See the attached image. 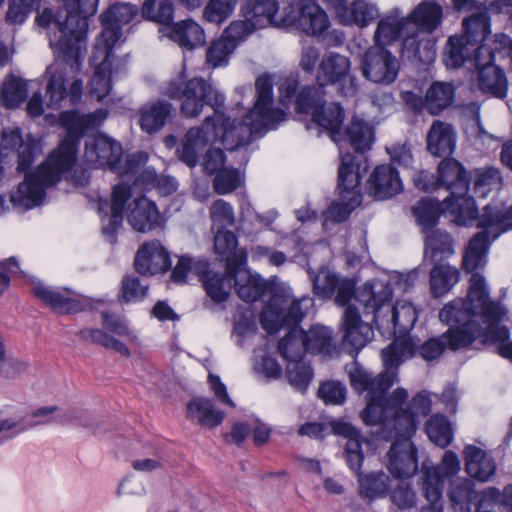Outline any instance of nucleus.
Returning a JSON list of instances; mask_svg holds the SVG:
<instances>
[{"mask_svg":"<svg viewBox=\"0 0 512 512\" xmlns=\"http://www.w3.org/2000/svg\"><path fill=\"white\" fill-rule=\"evenodd\" d=\"M278 11L279 4L277 0H247L241 9L244 18L253 22L257 28L266 25L283 27V25H280L283 12L279 15Z\"/></svg>","mask_w":512,"mask_h":512,"instance_id":"nucleus-34","label":"nucleus"},{"mask_svg":"<svg viewBox=\"0 0 512 512\" xmlns=\"http://www.w3.org/2000/svg\"><path fill=\"white\" fill-rule=\"evenodd\" d=\"M358 483L361 498L369 501L386 497L391 488V480L384 471L359 474Z\"/></svg>","mask_w":512,"mask_h":512,"instance_id":"nucleus-47","label":"nucleus"},{"mask_svg":"<svg viewBox=\"0 0 512 512\" xmlns=\"http://www.w3.org/2000/svg\"><path fill=\"white\" fill-rule=\"evenodd\" d=\"M132 190L128 184L120 183L113 187L111 195V215L102 232L110 243L116 242V234L122 226L126 202L131 198Z\"/></svg>","mask_w":512,"mask_h":512,"instance_id":"nucleus-38","label":"nucleus"},{"mask_svg":"<svg viewBox=\"0 0 512 512\" xmlns=\"http://www.w3.org/2000/svg\"><path fill=\"white\" fill-rule=\"evenodd\" d=\"M100 22L102 26V32L94 45L91 56V61L94 64H96V61L98 60L113 62V49L122 35L121 28L107 24L104 21Z\"/></svg>","mask_w":512,"mask_h":512,"instance_id":"nucleus-52","label":"nucleus"},{"mask_svg":"<svg viewBox=\"0 0 512 512\" xmlns=\"http://www.w3.org/2000/svg\"><path fill=\"white\" fill-rule=\"evenodd\" d=\"M443 212V204L432 198H421L412 207V214L423 233L435 228Z\"/></svg>","mask_w":512,"mask_h":512,"instance_id":"nucleus-50","label":"nucleus"},{"mask_svg":"<svg viewBox=\"0 0 512 512\" xmlns=\"http://www.w3.org/2000/svg\"><path fill=\"white\" fill-rule=\"evenodd\" d=\"M303 334V342L308 352L312 354H321L333 357L336 352V346L333 343V332L323 325H314Z\"/></svg>","mask_w":512,"mask_h":512,"instance_id":"nucleus-45","label":"nucleus"},{"mask_svg":"<svg viewBox=\"0 0 512 512\" xmlns=\"http://www.w3.org/2000/svg\"><path fill=\"white\" fill-rule=\"evenodd\" d=\"M278 351L288 363L302 360L305 353L308 352L303 342L302 331L290 330L286 336L279 340Z\"/></svg>","mask_w":512,"mask_h":512,"instance_id":"nucleus-60","label":"nucleus"},{"mask_svg":"<svg viewBox=\"0 0 512 512\" xmlns=\"http://www.w3.org/2000/svg\"><path fill=\"white\" fill-rule=\"evenodd\" d=\"M27 95V83L15 77L5 81L1 87L2 104L6 108L19 107L25 101Z\"/></svg>","mask_w":512,"mask_h":512,"instance_id":"nucleus-62","label":"nucleus"},{"mask_svg":"<svg viewBox=\"0 0 512 512\" xmlns=\"http://www.w3.org/2000/svg\"><path fill=\"white\" fill-rule=\"evenodd\" d=\"M174 113V106L166 100L148 102L139 110V125L148 134L157 133L171 121Z\"/></svg>","mask_w":512,"mask_h":512,"instance_id":"nucleus-31","label":"nucleus"},{"mask_svg":"<svg viewBox=\"0 0 512 512\" xmlns=\"http://www.w3.org/2000/svg\"><path fill=\"white\" fill-rule=\"evenodd\" d=\"M451 327L444 332V341L446 347L452 351H457L470 346L479 339L482 332V325L477 321L467 317L460 322L447 323Z\"/></svg>","mask_w":512,"mask_h":512,"instance_id":"nucleus-33","label":"nucleus"},{"mask_svg":"<svg viewBox=\"0 0 512 512\" xmlns=\"http://www.w3.org/2000/svg\"><path fill=\"white\" fill-rule=\"evenodd\" d=\"M169 37L179 46L192 50L205 44L203 28L192 19L181 20L172 25Z\"/></svg>","mask_w":512,"mask_h":512,"instance_id":"nucleus-43","label":"nucleus"},{"mask_svg":"<svg viewBox=\"0 0 512 512\" xmlns=\"http://www.w3.org/2000/svg\"><path fill=\"white\" fill-rule=\"evenodd\" d=\"M428 438L441 448L449 446L454 438L449 419L441 414H434L426 423Z\"/></svg>","mask_w":512,"mask_h":512,"instance_id":"nucleus-55","label":"nucleus"},{"mask_svg":"<svg viewBox=\"0 0 512 512\" xmlns=\"http://www.w3.org/2000/svg\"><path fill=\"white\" fill-rule=\"evenodd\" d=\"M439 187H445L450 195L467 194L470 179L466 168L455 158H444L437 167Z\"/></svg>","mask_w":512,"mask_h":512,"instance_id":"nucleus-30","label":"nucleus"},{"mask_svg":"<svg viewBox=\"0 0 512 512\" xmlns=\"http://www.w3.org/2000/svg\"><path fill=\"white\" fill-rule=\"evenodd\" d=\"M32 293L53 312L59 314H75L91 307L88 298L68 288L51 287L38 282L32 287Z\"/></svg>","mask_w":512,"mask_h":512,"instance_id":"nucleus-20","label":"nucleus"},{"mask_svg":"<svg viewBox=\"0 0 512 512\" xmlns=\"http://www.w3.org/2000/svg\"><path fill=\"white\" fill-rule=\"evenodd\" d=\"M448 497L454 512H472L477 498L474 483L467 478H458L450 483Z\"/></svg>","mask_w":512,"mask_h":512,"instance_id":"nucleus-44","label":"nucleus"},{"mask_svg":"<svg viewBox=\"0 0 512 512\" xmlns=\"http://www.w3.org/2000/svg\"><path fill=\"white\" fill-rule=\"evenodd\" d=\"M256 100L239 122L231 121L222 109L204 119V128L211 134V143L220 142L227 150L248 145L253 136L275 130L286 120L284 110L274 106L273 81L263 74L255 81Z\"/></svg>","mask_w":512,"mask_h":512,"instance_id":"nucleus-2","label":"nucleus"},{"mask_svg":"<svg viewBox=\"0 0 512 512\" xmlns=\"http://www.w3.org/2000/svg\"><path fill=\"white\" fill-rule=\"evenodd\" d=\"M407 398L401 403L391 404L389 412H385L379 424H389L390 427H397L398 420L402 418H410L414 424L415 430L419 417L427 416L431 411V399L426 391H420L408 403L406 408L402 406L406 403Z\"/></svg>","mask_w":512,"mask_h":512,"instance_id":"nucleus-25","label":"nucleus"},{"mask_svg":"<svg viewBox=\"0 0 512 512\" xmlns=\"http://www.w3.org/2000/svg\"><path fill=\"white\" fill-rule=\"evenodd\" d=\"M355 285L356 283L352 279H339V284L336 288V303L340 306H346L355 297L363 305L364 314H372V321L376 324L377 328L379 330L384 328L385 319L381 316V312L385 306L390 307V301L393 296L390 283L373 279L366 282L358 290H356Z\"/></svg>","mask_w":512,"mask_h":512,"instance_id":"nucleus-10","label":"nucleus"},{"mask_svg":"<svg viewBox=\"0 0 512 512\" xmlns=\"http://www.w3.org/2000/svg\"><path fill=\"white\" fill-rule=\"evenodd\" d=\"M187 417L202 427L213 429L222 424L225 412L207 397H193L187 404Z\"/></svg>","mask_w":512,"mask_h":512,"instance_id":"nucleus-35","label":"nucleus"},{"mask_svg":"<svg viewBox=\"0 0 512 512\" xmlns=\"http://www.w3.org/2000/svg\"><path fill=\"white\" fill-rule=\"evenodd\" d=\"M332 428L335 434L347 438L344 458L347 465L353 472L358 475L361 474L360 470L364 461L362 444H368V441L361 436L357 428L348 422L336 421L333 423Z\"/></svg>","mask_w":512,"mask_h":512,"instance_id":"nucleus-29","label":"nucleus"},{"mask_svg":"<svg viewBox=\"0 0 512 512\" xmlns=\"http://www.w3.org/2000/svg\"><path fill=\"white\" fill-rule=\"evenodd\" d=\"M138 15L136 5L130 3H117L110 6L100 16V21L117 26L122 29L123 25L129 24Z\"/></svg>","mask_w":512,"mask_h":512,"instance_id":"nucleus-63","label":"nucleus"},{"mask_svg":"<svg viewBox=\"0 0 512 512\" xmlns=\"http://www.w3.org/2000/svg\"><path fill=\"white\" fill-rule=\"evenodd\" d=\"M403 184L398 170L391 164L377 166L367 182V191L377 200H385L399 194Z\"/></svg>","mask_w":512,"mask_h":512,"instance_id":"nucleus-24","label":"nucleus"},{"mask_svg":"<svg viewBox=\"0 0 512 512\" xmlns=\"http://www.w3.org/2000/svg\"><path fill=\"white\" fill-rule=\"evenodd\" d=\"M312 305L309 296L291 299L284 293H275L260 314L261 327L268 334H276L284 327L296 330Z\"/></svg>","mask_w":512,"mask_h":512,"instance_id":"nucleus-12","label":"nucleus"},{"mask_svg":"<svg viewBox=\"0 0 512 512\" xmlns=\"http://www.w3.org/2000/svg\"><path fill=\"white\" fill-rule=\"evenodd\" d=\"M134 267L144 276L165 273L171 267L170 254L159 240L144 242L135 255Z\"/></svg>","mask_w":512,"mask_h":512,"instance_id":"nucleus-22","label":"nucleus"},{"mask_svg":"<svg viewBox=\"0 0 512 512\" xmlns=\"http://www.w3.org/2000/svg\"><path fill=\"white\" fill-rule=\"evenodd\" d=\"M346 370L352 388L360 394L367 392V405L360 417L368 426L379 424L383 414L391 410V404L401 403L408 398V392L404 388H397L390 395H386L394 384V374L390 371L373 375L358 362L347 365Z\"/></svg>","mask_w":512,"mask_h":512,"instance_id":"nucleus-4","label":"nucleus"},{"mask_svg":"<svg viewBox=\"0 0 512 512\" xmlns=\"http://www.w3.org/2000/svg\"><path fill=\"white\" fill-rule=\"evenodd\" d=\"M379 12L377 7L366 0H355L351 7H348V12L339 16L342 22L347 25L367 26L378 16Z\"/></svg>","mask_w":512,"mask_h":512,"instance_id":"nucleus-58","label":"nucleus"},{"mask_svg":"<svg viewBox=\"0 0 512 512\" xmlns=\"http://www.w3.org/2000/svg\"><path fill=\"white\" fill-rule=\"evenodd\" d=\"M376 433L381 440L393 441L386 454V467L396 479L412 477L418 471L417 448L411 441L415 427L410 418L398 420L397 427L376 424Z\"/></svg>","mask_w":512,"mask_h":512,"instance_id":"nucleus-7","label":"nucleus"},{"mask_svg":"<svg viewBox=\"0 0 512 512\" xmlns=\"http://www.w3.org/2000/svg\"><path fill=\"white\" fill-rule=\"evenodd\" d=\"M280 25L296 27L310 36H321L329 28L330 22L317 0H298L284 8Z\"/></svg>","mask_w":512,"mask_h":512,"instance_id":"nucleus-16","label":"nucleus"},{"mask_svg":"<svg viewBox=\"0 0 512 512\" xmlns=\"http://www.w3.org/2000/svg\"><path fill=\"white\" fill-rule=\"evenodd\" d=\"M465 469L468 475L481 482H487L495 475L494 459L484 450L474 445H467L464 450Z\"/></svg>","mask_w":512,"mask_h":512,"instance_id":"nucleus-39","label":"nucleus"},{"mask_svg":"<svg viewBox=\"0 0 512 512\" xmlns=\"http://www.w3.org/2000/svg\"><path fill=\"white\" fill-rule=\"evenodd\" d=\"M100 114L102 111L82 114L77 110H66L60 113L59 125L66 131V137L34 173L25 174L23 182L10 196L15 207L29 210L42 204L46 189L60 182L75 166L80 140L88 130L100 124Z\"/></svg>","mask_w":512,"mask_h":512,"instance_id":"nucleus-1","label":"nucleus"},{"mask_svg":"<svg viewBox=\"0 0 512 512\" xmlns=\"http://www.w3.org/2000/svg\"><path fill=\"white\" fill-rule=\"evenodd\" d=\"M235 51V45L227 43L223 38L210 43L206 50V63L211 68L225 67L229 58Z\"/></svg>","mask_w":512,"mask_h":512,"instance_id":"nucleus-64","label":"nucleus"},{"mask_svg":"<svg viewBox=\"0 0 512 512\" xmlns=\"http://www.w3.org/2000/svg\"><path fill=\"white\" fill-rule=\"evenodd\" d=\"M210 142L211 134L204 128V122L201 126L190 128L177 149L179 160L191 168L195 167L199 152Z\"/></svg>","mask_w":512,"mask_h":512,"instance_id":"nucleus-40","label":"nucleus"},{"mask_svg":"<svg viewBox=\"0 0 512 512\" xmlns=\"http://www.w3.org/2000/svg\"><path fill=\"white\" fill-rule=\"evenodd\" d=\"M426 143L432 155L448 158L456 147V131L451 124L435 120L427 133Z\"/></svg>","mask_w":512,"mask_h":512,"instance_id":"nucleus-32","label":"nucleus"},{"mask_svg":"<svg viewBox=\"0 0 512 512\" xmlns=\"http://www.w3.org/2000/svg\"><path fill=\"white\" fill-rule=\"evenodd\" d=\"M355 158L349 154L342 157V165L338 169L339 195L342 203L333 204L328 212L334 221L341 223L347 220L351 212L361 204L360 184L362 176L354 163Z\"/></svg>","mask_w":512,"mask_h":512,"instance_id":"nucleus-15","label":"nucleus"},{"mask_svg":"<svg viewBox=\"0 0 512 512\" xmlns=\"http://www.w3.org/2000/svg\"><path fill=\"white\" fill-rule=\"evenodd\" d=\"M477 69V87L486 95L498 99L507 96L508 81L505 71L496 65L495 52L487 45H480L474 51L473 56Z\"/></svg>","mask_w":512,"mask_h":512,"instance_id":"nucleus-17","label":"nucleus"},{"mask_svg":"<svg viewBox=\"0 0 512 512\" xmlns=\"http://www.w3.org/2000/svg\"><path fill=\"white\" fill-rule=\"evenodd\" d=\"M442 204L445 213L454 217V222L460 226L471 227L476 224L479 210L472 196L467 194H454L447 196Z\"/></svg>","mask_w":512,"mask_h":512,"instance_id":"nucleus-37","label":"nucleus"},{"mask_svg":"<svg viewBox=\"0 0 512 512\" xmlns=\"http://www.w3.org/2000/svg\"><path fill=\"white\" fill-rule=\"evenodd\" d=\"M141 14L144 19L170 25L174 19V4L171 0H145Z\"/></svg>","mask_w":512,"mask_h":512,"instance_id":"nucleus-59","label":"nucleus"},{"mask_svg":"<svg viewBox=\"0 0 512 512\" xmlns=\"http://www.w3.org/2000/svg\"><path fill=\"white\" fill-rule=\"evenodd\" d=\"M341 138L336 143L341 142L344 138L358 155L351 154L355 158V168L360 173V163L365 160L364 153L371 149L373 141V132L371 127L362 119L353 117L345 130V134L341 131ZM350 153H345L347 155ZM344 154H341V158Z\"/></svg>","mask_w":512,"mask_h":512,"instance_id":"nucleus-28","label":"nucleus"},{"mask_svg":"<svg viewBox=\"0 0 512 512\" xmlns=\"http://www.w3.org/2000/svg\"><path fill=\"white\" fill-rule=\"evenodd\" d=\"M324 97L325 93L320 86H306L295 99V110L299 114L311 115L312 121L326 130L333 141H339L345 118L344 109L338 103L325 105Z\"/></svg>","mask_w":512,"mask_h":512,"instance_id":"nucleus-11","label":"nucleus"},{"mask_svg":"<svg viewBox=\"0 0 512 512\" xmlns=\"http://www.w3.org/2000/svg\"><path fill=\"white\" fill-rule=\"evenodd\" d=\"M391 314L393 334H406L418 319L416 309L410 302H396L391 308Z\"/></svg>","mask_w":512,"mask_h":512,"instance_id":"nucleus-56","label":"nucleus"},{"mask_svg":"<svg viewBox=\"0 0 512 512\" xmlns=\"http://www.w3.org/2000/svg\"><path fill=\"white\" fill-rule=\"evenodd\" d=\"M425 234V257L433 262L450 257L454 253L452 236L441 229H432Z\"/></svg>","mask_w":512,"mask_h":512,"instance_id":"nucleus-49","label":"nucleus"},{"mask_svg":"<svg viewBox=\"0 0 512 512\" xmlns=\"http://www.w3.org/2000/svg\"><path fill=\"white\" fill-rule=\"evenodd\" d=\"M460 280L459 270L447 263L435 262L430 271L431 294L438 298L447 294Z\"/></svg>","mask_w":512,"mask_h":512,"instance_id":"nucleus-46","label":"nucleus"},{"mask_svg":"<svg viewBox=\"0 0 512 512\" xmlns=\"http://www.w3.org/2000/svg\"><path fill=\"white\" fill-rule=\"evenodd\" d=\"M409 33L407 16L403 17L401 10L394 8L378 22L374 40L376 46L384 47L394 43L402 35ZM434 46V43L429 39H418V34L414 30L411 32V35H407L404 38L402 43V48L405 52L412 54L413 57L423 62H430L435 58L436 51Z\"/></svg>","mask_w":512,"mask_h":512,"instance_id":"nucleus-9","label":"nucleus"},{"mask_svg":"<svg viewBox=\"0 0 512 512\" xmlns=\"http://www.w3.org/2000/svg\"><path fill=\"white\" fill-rule=\"evenodd\" d=\"M58 411L59 408L57 406L40 407L34 410L31 415L24 417L22 420L18 422L6 419L5 421L14 423L15 426L9 429H5L0 434V443L7 439L13 438L14 436L18 435L21 432H24L29 428L49 424L52 422L58 423L56 419L57 414H55Z\"/></svg>","mask_w":512,"mask_h":512,"instance_id":"nucleus-42","label":"nucleus"},{"mask_svg":"<svg viewBox=\"0 0 512 512\" xmlns=\"http://www.w3.org/2000/svg\"><path fill=\"white\" fill-rule=\"evenodd\" d=\"M237 245L238 240L233 232L226 229L215 231L214 250L220 260L225 261L227 269L231 262H233L234 265L243 264L242 259L235 254Z\"/></svg>","mask_w":512,"mask_h":512,"instance_id":"nucleus-54","label":"nucleus"},{"mask_svg":"<svg viewBox=\"0 0 512 512\" xmlns=\"http://www.w3.org/2000/svg\"><path fill=\"white\" fill-rule=\"evenodd\" d=\"M163 94L180 101V111L185 118L198 117L205 105L217 113L225 103L224 95L210 82L202 77L185 80L183 73L166 84Z\"/></svg>","mask_w":512,"mask_h":512,"instance_id":"nucleus-8","label":"nucleus"},{"mask_svg":"<svg viewBox=\"0 0 512 512\" xmlns=\"http://www.w3.org/2000/svg\"><path fill=\"white\" fill-rule=\"evenodd\" d=\"M350 59L335 52H329L321 59L317 73L316 82L324 88L329 85H336L339 92L344 95H352L356 91L355 78L350 73Z\"/></svg>","mask_w":512,"mask_h":512,"instance_id":"nucleus-18","label":"nucleus"},{"mask_svg":"<svg viewBox=\"0 0 512 512\" xmlns=\"http://www.w3.org/2000/svg\"><path fill=\"white\" fill-rule=\"evenodd\" d=\"M455 88L451 83L433 82L425 94V110L431 115H439L452 105Z\"/></svg>","mask_w":512,"mask_h":512,"instance_id":"nucleus-48","label":"nucleus"},{"mask_svg":"<svg viewBox=\"0 0 512 512\" xmlns=\"http://www.w3.org/2000/svg\"><path fill=\"white\" fill-rule=\"evenodd\" d=\"M127 220L134 230L141 233L164 227V219L156 204L145 196L135 198L128 205Z\"/></svg>","mask_w":512,"mask_h":512,"instance_id":"nucleus-23","label":"nucleus"},{"mask_svg":"<svg viewBox=\"0 0 512 512\" xmlns=\"http://www.w3.org/2000/svg\"><path fill=\"white\" fill-rule=\"evenodd\" d=\"M201 280L207 296L214 303L220 304L228 299L232 288V278H230L226 267L223 273L206 271Z\"/></svg>","mask_w":512,"mask_h":512,"instance_id":"nucleus-51","label":"nucleus"},{"mask_svg":"<svg viewBox=\"0 0 512 512\" xmlns=\"http://www.w3.org/2000/svg\"><path fill=\"white\" fill-rule=\"evenodd\" d=\"M463 31L467 43L484 41L491 33L490 17L487 13L469 16L463 21Z\"/></svg>","mask_w":512,"mask_h":512,"instance_id":"nucleus-61","label":"nucleus"},{"mask_svg":"<svg viewBox=\"0 0 512 512\" xmlns=\"http://www.w3.org/2000/svg\"><path fill=\"white\" fill-rule=\"evenodd\" d=\"M1 145L7 149L18 147V165L19 172H26L35 161L36 154L39 150L38 143L30 137L25 141L22 138L21 130L16 128L9 132H3L1 136Z\"/></svg>","mask_w":512,"mask_h":512,"instance_id":"nucleus-36","label":"nucleus"},{"mask_svg":"<svg viewBox=\"0 0 512 512\" xmlns=\"http://www.w3.org/2000/svg\"><path fill=\"white\" fill-rule=\"evenodd\" d=\"M442 7L434 1H422L407 15L409 26L413 24L417 30L432 33L441 24Z\"/></svg>","mask_w":512,"mask_h":512,"instance_id":"nucleus-41","label":"nucleus"},{"mask_svg":"<svg viewBox=\"0 0 512 512\" xmlns=\"http://www.w3.org/2000/svg\"><path fill=\"white\" fill-rule=\"evenodd\" d=\"M228 273L232 278V286L239 298L246 302H255L263 297L268 289L267 283L259 275H253L243 264L228 265Z\"/></svg>","mask_w":512,"mask_h":512,"instance_id":"nucleus-26","label":"nucleus"},{"mask_svg":"<svg viewBox=\"0 0 512 512\" xmlns=\"http://www.w3.org/2000/svg\"><path fill=\"white\" fill-rule=\"evenodd\" d=\"M460 471V460L451 450L444 453L441 462L436 466H422L421 488L429 505L421 512H443L442 493L445 480Z\"/></svg>","mask_w":512,"mask_h":512,"instance_id":"nucleus-14","label":"nucleus"},{"mask_svg":"<svg viewBox=\"0 0 512 512\" xmlns=\"http://www.w3.org/2000/svg\"><path fill=\"white\" fill-rule=\"evenodd\" d=\"M98 0H63V10L57 15L44 8L36 22L42 28L53 23L56 30L49 34V44L57 60H63L76 69L85 48L88 18L96 13Z\"/></svg>","mask_w":512,"mask_h":512,"instance_id":"nucleus-3","label":"nucleus"},{"mask_svg":"<svg viewBox=\"0 0 512 512\" xmlns=\"http://www.w3.org/2000/svg\"><path fill=\"white\" fill-rule=\"evenodd\" d=\"M473 181V193L475 196L485 198L487 195L501 185V175L494 167L475 169L471 175Z\"/></svg>","mask_w":512,"mask_h":512,"instance_id":"nucleus-57","label":"nucleus"},{"mask_svg":"<svg viewBox=\"0 0 512 512\" xmlns=\"http://www.w3.org/2000/svg\"><path fill=\"white\" fill-rule=\"evenodd\" d=\"M122 155V145L102 133L89 137L85 142L84 158L92 168L117 169Z\"/></svg>","mask_w":512,"mask_h":512,"instance_id":"nucleus-21","label":"nucleus"},{"mask_svg":"<svg viewBox=\"0 0 512 512\" xmlns=\"http://www.w3.org/2000/svg\"><path fill=\"white\" fill-rule=\"evenodd\" d=\"M475 226L480 230L468 242L462 267L470 273L486 264L490 245L503 233L512 229V204L489 203L479 212Z\"/></svg>","mask_w":512,"mask_h":512,"instance_id":"nucleus-5","label":"nucleus"},{"mask_svg":"<svg viewBox=\"0 0 512 512\" xmlns=\"http://www.w3.org/2000/svg\"><path fill=\"white\" fill-rule=\"evenodd\" d=\"M469 280L466 299H455L446 304L439 312L444 323L460 322L469 317L476 320L478 316L486 324H498L506 314V309L499 302L489 298V290L485 278L475 271Z\"/></svg>","mask_w":512,"mask_h":512,"instance_id":"nucleus-6","label":"nucleus"},{"mask_svg":"<svg viewBox=\"0 0 512 512\" xmlns=\"http://www.w3.org/2000/svg\"><path fill=\"white\" fill-rule=\"evenodd\" d=\"M343 343L356 351L362 349L372 338L373 328L362 321L356 307L348 305L342 317Z\"/></svg>","mask_w":512,"mask_h":512,"instance_id":"nucleus-27","label":"nucleus"},{"mask_svg":"<svg viewBox=\"0 0 512 512\" xmlns=\"http://www.w3.org/2000/svg\"><path fill=\"white\" fill-rule=\"evenodd\" d=\"M360 69L365 79L381 85H390L398 77L400 62L386 48L374 46L361 57Z\"/></svg>","mask_w":512,"mask_h":512,"instance_id":"nucleus-19","label":"nucleus"},{"mask_svg":"<svg viewBox=\"0 0 512 512\" xmlns=\"http://www.w3.org/2000/svg\"><path fill=\"white\" fill-rule=\"evenodd\" d=\"M83 53L80 57L79 68L76 69L63 60H56L55 64L50 65L46 71V105L51 109L62 107L63 102L68 100L71 105H76L83 94V81L75 76H68L67 69L72 73H78L81 69Z\"/></svg>","mask_w":512,"mask_h":512,"instance_id":"nucleus-13","label":"nucleus"},{"mask_svg":"<svg viewBox=\"0 0 512 512\" xmlns=\"http://www.w3.org/2000/svg\"><path fill=\"white\" fill-rule=\"evenodd\" d=\"M94 66V74L89 82L90 95L98 102L102 101L111 91V66L112 62L105 60H98L96 64L91 61Z\"/></svg>","mask_w":512,"mask_h":512,"instance_id":"nucleus-53","label":"nucleus"}]
</instances>
